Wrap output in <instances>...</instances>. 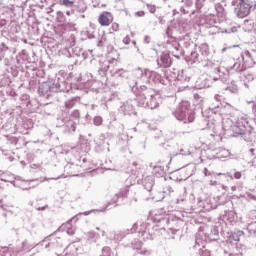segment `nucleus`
Wrapping results in <instances>:
<instances>
[{"label":"nucleus","mask_w":256,"mask_h":256,"mask_svg":"<svg viewBox=\"0 0 256 256\" xmlns=\"http://www.w3.org/2000/svg\"><path fill=\"white\" fill-rule=\"evenodd\" d=\"M131 247L132 249H136V251H138L143 247V242H141L140 240L135 239L132 243H131Z\"/></svg>","instance_id":"obj_39"},{"label":"nucleus","mask_w":256,"mask_h":256,"mask_svg":"<svg viewBox=\"0 0 256 256\" xmlns=\"http://www.w3.org/2000/svg\"><path fill=\"white\" fill-rule=\"evenodd\" d=\"M174 191L175 189L173 188V184H168L163 188V193H167L168 195H171Z\"/></svg>","instance_id":"obj_45"},{"label":"nucleus","mask_w":256,"mask_h":256,"mask_svg":"<svg viewBox=\"0 0 256 256\" xmlns=\"http://www.w3.org/2000/svg\"><path fill=\"white\" fill-rule=\"evenodd\" d=\"M93 124L96 126V127H100V125H103V117L101 116H95L93 118Z\"/></svg>","instance_id":"obj_46"},{"label":"nucleus","mask_w":256,"mask_h":256,"mask_svg":"<svg viewBox=\"0 0 256 256\" xmlns=\"http://www.w3.org/2000/svg\"><path fill=\"white\" fill-rule=\"evenodd\" d=\"M57 232L46 236L42 241L38 243L41 247H44L46 251H53V249H59L63 247V240L61 237L56 236Z\"/></svg>","instance_id":"obj_8"},{"label":"nucleus","mask_w":256,"mask_h":256,"mask_svg":"<svg viewBox=\"0 0 256 256\" xmlns=\"http://www.w3.org/2000/svg\"><path fill=\"white\" fill-rule=\"evenodd\" d=\"M100 256H111V248L105 246L102 248V254Z\"/></svg>","instance_id":"obj_48"},{"label":"nucleus","mask_w":256,"mask_h":256,"mask_svg":"<svg viewBox=\"0 0 256 256\" xmlns=\"http://www.w3.org/2000/svg\"><path fill=\"white\" fill-rule=\"evenodd\" d=\"M204 209L206 211H211V209H217V205L207 204V205H204Z\"/></svg>","instance_id":"obj_54"},{"label":"nucleus","mask_w":256,"mask_h":256,"mask_svg":"<svg viewBox=\"0 0 256 256\" xmlns=\"http://www.w3.org/2000/svg\"><path fill=\"white\" fill-rule=\"evenodd\" d=\"M214 101H215V102H213L212 105H213V104H214V105H217V103H221V95L216 94V95L214 96Z\"/></svg>","instance_id":"obj_55"},{"label":"nucleus","mask_w":256,"mask_h":256,"mask_svg":"<svg viewBox=\"0 0 256 256\" xmlns=\"http://www.w3.org/2000/svg\"><path fill=\"white\" fill-rule=\"evenodd\" d=\"M106 57H107V59L112 60V63L114 65L119 64V52H117V50H115V47H113V45H111V44L107 45Z\"/></svg>","instance_id":"obj_24"},{"label":"nucleus","mask_w":256,"mask_h":256,"mask_svg":"<svg viewBox=\"0 0 256 256\" xmlns=\"http://www.w3.org/2000/svg\"><path fill=\"white\" fill-rule=\"evenodd\" d=\"M89 150L90 148L87 144H81L72 148L68 152V157L71 158L65 165L64 171L73 177H77V173H81V171H89L91 169V162L87 160L85 155Z\"/></svg>","instance_id":"obj_2"},{"label":"nucleus","mask_w":256,"mask_h":256,"mask_svg":"<svg viewBox=\"0 0 256 256\" xmlns=\"http://www.w3.org/2000/svg\"><path fill=\"white\" fill-rule=\"evenodd\" d=\"M76 103H79V98L78 97L71 98L65 102V108L73 109Z\"/></svg>","instance_id":"obj_32"},{"label":"nucleus","mask_w":256,"mask_h":256,"mask_svg":"<svg viewBox=\"0 0 256 256\" xmlns=\"http://www.w3.org/2000/svg\"><path fill=\"white\" fill-rule=\"evenodd\" d=\"M198 51L194 50L189 55L188 63H190V65H193L195 63H202V66L205 67V61H213V60H209V57L211 56V50L209 49V44L207 43L201 44L200 46H198Z\"/></svg>","instance_id":"obj_5"},{"label":"nucleus","mask_w":256,"mask_h":256,"mask_svg":"<svg viewBox=\"0 0 256 256\" xmlns=\"http://www.w3.org/2000/svg\"><path fill=\"white\" fill-rule=\"evenodd\" d=\"M172 42V48H170V52H172V55L176 57V59H179L183 55V50L181 49V46L177 42V40L171 39L167 40V44L171 45Z\"/></svg>","instance_id":"obj_25"},{"label":"nucleus","mask_w":256,"mask_h":256,"mask_svg":"<svg viewBox=\"0 0 256 256\" xmlns=\"http://www.w3.org/2000/svg\"><path fill=\"white\" fill-rule=\"evenodd\" d=\"M196 245H199V247H203V245H205V243L199 239V236H196Z\"/></svg>","instance_id":"obj_59"},{"label":"nucleus","mask_w":256,"mask_h":256,"mask_svg":"<svg viewBox=\"0 0 256 256\" xmlns=\"http://www.w3.org/2000/svg\"><path fill=\"white\" fill-rule=\"evenodd\" d=\"M247 68L243 65H241V63H234L232 67H230V71H236V73H243V71H245Z\"/></svg>","instance_id":"obj_33"},{"label":"nucleus","mask_w":256,"mask_h":256,"mask_svg":"<svg viewBox=\"0 0 256 256\" xmlns=\"http://www.w3.org/2000/svg\"><path fill=\"white\" fill-rule=\"evenodd\" d=\"M81 114L79 113V110H74L68 118H72L73 120L76 121V123H79V117Z\"/></svg>","instance_id":"obj_44"},{"label":"nucleus","mask_w":256,"mask_h":256,"mask_svg":"<svg viewBox=\"0 0 256 256\" xmlns=\"http://www.w3.org/2000/svg\"><path fill=\"white\" fill-rule=\"evenodd\" d=\"M2 256H13V253L11 251H6L2 254Z\"/></svg>","instance_id":"obj_64"},{"label":"nucleus","mask_w":256,"mask_h":256,"mask_svg":"<svg viewBox=\"0 0 256 256\" xmlns=\"http://www.w3.org/2000/svg\"><path fill=\"white\" fill-rule=\"evenodd\" d=\"M190 107L191 104L188 101H182L173 112L174 117L184 123H193L195 121V112Z\"/></svg>","instance_id":"obj_6"},{"label":"nucleus","mask_w":256,"mask_h":256,"mask_svg":"<svg viewBox=\"0 0 256 256\" xmlns=\"http://www.w3.org/2000/svg\"><path fill=\"white\" fill-rule=\"evenodd\" d=\"M199 256H211V252H209L208 250L200 249Z\"/></svg>","instance_id":"obj_52"},{"label":"nucleus","mask_w":256,"mask_h":256,"mask_svg":"<svg viewBox=\"0 0 256 256\" xmlns=\"http://www.w3.org/2000/svg\"><path fill=\"white\" fill-rule=\"evenodd\" d=\"M244 119L245 116H241L237 119V121H233L231 118H223L221 127V125L217 124V120H215L213 116H205V114H203V118L200 120L199 125L202 131L205 129H210L214 135H223L225 131H233V133L236 134L239 127H241V122H243Z\"/></svg>","instance_id":"obj_3"},{"label":"nucleus","mask_w":256,"mask_h":256,"mask_svg":"<svg viewBox=\"0 0 256 256\" xmlns=\"http://www.w3.org/2000/svg\"><path fill=\"white\" fill-rule=\"evenodd\" d=\"M45 209H49V205H44L42 207H36V211H45Z\"/></svg>","instance_id":"obj_60"},{"label":"nucleus","mask_w":256,"mask_h":256,"mask_svg":"<svg viewBox=\"0 0 256 256\" xmlns=\"http://www.w3.org/2000/svg\"><path fill=\"white\" fill-rule=\"evenodd\" d=\"M205 177H209L211 175H217V173H211L207 168H204V171H203Z\"/></svg>","instance_id":"obj_57"},{"label":"nucleus","mask_w":256,"mask_h":256,"mask_svg":"<svg viewBox=\"0 0 256 256\" xmlns=\"http://www.w3.org/2000/svg\"><path fill=\"white\" fill-rule=\"evenodd\" d=\"M135 233H138V237H141L143 241H153L155 239V232H153V227L147 222L141 224L137 223L135 228Z\"/></svg>","instance_id":"obj_10"},{"label":"nucleus","mask_w":256,"mask_h":256,"mask_svg":"<svg viewBox=\"0 0 256 256\" xmlns=\"http://www.w3.org/2000/svg\"><path fill=\"white\" fill-rule=\"evenodd\" d=\"M110 73L112 77H116V78L120 77L122 79H125V77H127V70L123 68L110 70Z\"/></svg>","instance_id":"obj_31"},{"label":"nucleus","mask_w":256,"mask_h":256,"mask_svg":"<svg viewBox=\"0 0 256 256\" xmlns=\"http://www.w3.org/2000/svg\"><path fill=\"white\" fill-rule=\"evenodd\" d=\"M60 121L62 123V125L60 124V127H63L66 133H75V130L77 129V121L69 117L61 118Z\"/></svg>","instance_id":"obj_16"},{"label":"nucleus","mask_w":256,"mask_h":256,"mask_svg":"<svg viewBox=\"0 0 256 256\" xmlns=\"http://www.w3.org/2000/svg\"><path fill=\"white\" fill-rule=\"evenodd\" d=\"M111 67H117V64H114L113 60L106 59L103 62L100 61V67L98 69L100 77H105L107 75V71H109Z\"/></svg>","instance_id":"obj_21"},{"label":"nucleus","mask_w":256,"mask_h":256,"mask_svg":"<svg viewBox=\"0 0 256 256\" xmlns=\"http://www.w3.org/2000/svg\"><path fill=\"white\" fill-rule=\"evenodd\" d=\"M242 124L238 128V131H236V135H240L244 141L247 143H251L253 139H255V130H253L252 127L245 126L247 125V117H244V121L241 122Z\"/></svg>","instance_id":"obj_11"},{"label":"nucleus","mask_w":256,"mask_h":256,"mask_svg":"<svg viewBox=\"0 0 256 256\" xmlns=\"http://www.w3.org/2000/svg\"><path fill=\"white\" fill-rule=\"evenodd\" d=\"M204 67L212 73V81H221V83L229 81V68L220 66L219 62L205 61Z\"/></svg>","instance_id":"obj_4"},{"label":"nucleus","mask_w":256,"mask_h":256,"mask_svg":"<svg viewBox=\"0 0 256 256\" xmlns=\"http://www.w3.org/2000/svg\"><path fill=\"white\" fill-rule=\"evenodd\" d=\"M88 241H91L92 243H97L99 241V233L90 231L87 233Z\"/></svg>","instance_id":"obj_34"},{"label":"nucleus","mask_w":256,"mask_h":256,"mask_svg":"<svg viewBox=\"0 0 256 256\" xmlns=\"http://www.w3.org/2000/svg\"><path fill=\"white\" fill-rule=\"evenodd\" d=\"M228 207H231V210H225L224 214L220 216V221H223L227 227H233L237 223V213L233 210V202H226Z\"/></svg>","instance_id":"obj_12"},{"label":"nucleus","mask_w":256,"mask_h":256,"mask_svg":"<svg viewBox=\"0 0 256 256\" xmlns=\"http://www.w3.org/2000/svg\"><path fill=\"white\" fill-rule=\"evenodd\" d=\"M7 51H9V47H7V45H5V43H1V45H0V61H3V59H5V55H6Z\"/></svg>","instance_id":"obj_36"},{"label":"nucleus","mask_w":256,"mask_h":256,"mask_svg":"<svg viewBox=\"0 0 256 256\" xmlns=\"http://www.w3.org/2000/svg\"><path fill=\"white\" fill-rule=\"evenodd\" d=\"M57 20H58L60 23H63V21H65V15H64L62 12H58V13H57Z\"/></svg>","instance_id":"obj_51"},{"label":"nucleus","mask_w":256,"mask_h":256,"mask_svg":"<svg viewBox=\"0 0 256 256\" xmlns=\"http://www.w3.org/2000/svg\"><path fill=\"white\" fill-rule=\"evenodd\" d=\"M74 2L71 0H62L61 5H64L65 7H73Z\"/></svg>","instance_id":"obj_49"},{"label":"nucleus","mask_w":256,"mask_h":256,"mask_svg":"<svg viewBox=\"0 0 256 256\" xmlns=\"http://www.w3.org/2000/svg\"><path fill=\"white\" fill-rule=\"evenodd\" d=\"M209 87H211V80L206 78L200 84V89H205V88H209Z\"/></svg>","instance_id":"obj_47"},{"label":"nucleus","mask_w":256,"mask_h":256,"mask_svg":"<svg viewBox=\"0 0 256 256\" xmlns=\"http://www.w3.org/2000/svg\"><path fill=\"white\" fill-rule=\"evenodd\" d=\"M123 197H127V190H121L120 192H118L117 194H115V196L112 198V200L108 203V205H106V207L104 209L101 210H90V211H86L83 213H80V215H91V213L95 212V211H99L100 213H105V211H109V205H113L115 203H117V201H119V199L123 198Z\"/></svg>","instance_id":"obj_14"},{"label":"nucleus","mask_w":256,"mask_h":256,"mask_svg":"<svg viewBox=\"0 0 256 256\" xmlns=\"http://www.w3.org/2000/svg\"><path fill=\"white\" fill-rule=\"evenodd\" d=\"M210 239H212L213 241H217V239H219V229L217 228V226L212 227Z\"/></svg>","instance_id":"obj_35"},{"label":"nucleus","mask_w":256,"mask_h":256,"mask_svg":"<svg viewBox=\"0 0 256 256\" xmlns=\"http://www.w3.org/2000/svg\"><path fill=\"white\" fill-rule=\"evenodd\" d=\"M245 79H247V81H253L255 78L253 77V74L251 73H247L244 75Z\"/></svg>","instance_id":"obj_58"},{"label":"nucleus","mask_w":256,"mask_h":256,"mask_svg":"<svg viewBox=\"0 0 256 256\" xmlns=\"http://www.w3.org/2000/svg\"><path fill=\"white\" fill-rule=\"evenodd\" d=\"M136 227H137V223L133 224V226L130 230L126 229L123 231L116 232L114 234L113 240L117 241V242L123 241V239H125V237H127V235H129L130 233H135L137 231Z\"/></svg>","instance_id":"obj_26"},{"label":"nucleus","mask_w":256,"mask_h":256,"mask_svg":"<svg viewBox=\"0 0 256 256\" xmlns=\"http://www.w3.org/2000/svg\"><path fill=\"white\" fill-rule=\"evenodd\" d=\"M95 143V152L96 153H102V151H109V143L105 142V135L100 134L94 139Z\"/></svg>","instance_id":"obj_17"},{"label":"nucleus","mask_w":256,"mask_h":256,"mask_svg":"<svg viewBox=\"0 0 256 256\" xmlns=\"http://www.w3.org/2000/svg\"><path fill=\"white\" fill-rule=\"evenodd\" d=\"M231 251H235V250H227V249H224V253H228L229 255L228 256H243L242 254H239V253H234L231 252Z\"/></svg>","instance_id":"obj_53"},{"label":"nucleus","mask_w":256,"mask_h":256,"mask_svg":"<svg viewBox=\"0 0 256 256\" xmlns=\"http://www.w3.org/2000/svg\"><path fill=\"white\" fill-rule=\"evenodd\" d=\"M231 156V152H229V150L222 148L220 149V151L218 152V157L220 159H227V157Z\"/></svg>","instance_id":"obj_37"},{"label":"nucleus","mask_w":256,"mask_h":256,"mask_svg":"<svg viewBox=\"0 0 256 256\" xmlns=\"http://www.w3.org/2000/svg\"><path fill=\"white\" fill-rule=\"evenodd\" d=\"M98 22L103 27H109L113 23V14L111 12H103L98 17Z\"/></svg>","instance_id":"obj_27"},{"label":"nucleus","mask_w":256,"mask_h":256,"mask_svg":"<svg viewBox=\"0 0 256 256\" xmlns=\"http://www.w3.org/2000/svg\"><path fill=\"white\" fill-rule=\"evenodd\" d=\"M112 31H115V32L119 31V24L113 23L112 24Z\"/></svg>","instance_id":"obj_62"},{"label":"nucleus","mask_w":256,"mask_h":256,"mask_svg":"<svg viewBox=\"0 0 256 256\" xmlns=\"http://www.w3.org/2000/svg\"><path fill=\"white\" fill-rule=\"evenodd\" d=\"M142 185L146 191L151 193L153 191V185H155V177L154 176H145L142 178Z\"/></svg>","instance_id":"obj_28"},{"label":"nucleus","mask_w":256,"mask_h":256,"mask_svg":"<svg viewBox=\"0 0 256 256\" xmlns=\"http://www.w3.org/2000/svg\"><path fill=\"white\" fill-rule=\"evenodd\" d=\"M235 13L240 19H245L251 13V5L241 2L239 7L235 9Z\"/></svg>","instance_id":"obj_19"},{"label":"nucleus","mask_w":256,"mask_h":256,"mask_svg":"<svg viewBox=\"0 0 256 256\" xmlns=\"http://www.w3.org/2000/svg\"><path fill=\"white\" fill-rule=\"evenodd\" d=\"M256 55V51L252 50V53L249 51H245L241 57L243 61V65L246 69H249L255 65V59H253V56Z\"/></svg>","instance_id":"obj_20"},{"label":"nucleus","mask_w":256,"mask_h":256,"mask_svg":"<svg viewBox=\"0 0 256 256\" xmlns=\"http://www.w3.org/2000/svg\"><path fill=\"white\" fill-rule=\"evenodd\" d=\"M139 255H143V256H151L153 254V251L149 248L146 247H141L138 251Z\"/></svg>","instance_id":"obj_38"},{"label":"nucleus","mask_w":256,"mask_h":256,"mask_svg":"<svg viewBox=\"0 0 256 256\" xmlns=\"http://www.w3.org/2000/svg\"><path fill=\"white\" fill-rule=\"evenodd\" d=\"M241 235H243V231L233 232L228 237L226 240V247H228L230 251H235V249H237V242L239 241V237H241Z\"/></svg>","instance_id":"obj_18"},{"label":"nucleus","mask_w":256,"mask_h":256,"mask_svg":"<svg viewBox=\"0 0 256 256\" xmlns=\"http://www.w3.org/2000/svg\"><path fill=\"white\" fill-rule=\"evenodd\" d=\"M217 177H221L223 175L224 177H229V179H233V174L231 172L227 173H216Z\"/></svg>","instance_id":"obj_50"},{"label":"nucleus","mask_w":256,"mask_h":256,"mask_svg":"<svg viewBox=\"0 0 256 256\" xmlns=\"http://www.w3.org/2000/svg\"><path fill=\"white\" fill-rule=\"evenodd\" d=\"M119 112L123 113L124 115H137L135 107L133 106V100H128L122 106H120Z\"/></svg>","instance_id":"obj_23"},{"label":"nucleus","mask_w":256,"mask_h":256,"mask_svg":"<svg viewBox=\"0 0 256 256\" xmlns=\"http://www.w3.org/2000/svg\"><path fill=\"white\" fill-rule=\"evenodd\" d=\"M123 43H124V45H129V43H131V38L129 36H126L123 39Z\"/></svg>","instance_id":"obj_61"},{"label":"nucleus","mask_w":256,"mask_h":256,"mask_svg":"<svg viewBox=\"0 0 256 256\" xmlns=\"http://www.w3.org/2000/svg\"><path fill=\"white\" fill-rule=\"evenodd\" d=\"M173 61L171 60V55L169 52H163L157 59V64L159 67H164L165 69L171 67Z\"/></svg>","instance_id":"obj_22"},{"label":"nucleus","mask_w":256,"mask_h":256,"mask_svg":"<svg viewBox=\"0 0 256 256\" xmlns=\"http://www.w3.org/2000/svg\"><path fill=\"white\" fill-rule=\"evenodd\" d=\"M191 81V77L187 76V71L182 70L178 73V76L173 83L178 88V91H183L187 87V83Z\"/></svg>","instance_id":"obj_15"},{"label":"nucleus","mask_w":256,"mask_h":256,"mask_svg":"<svg viewBox=\"0 0 256 256\" xmlns=\"http://www.w3.org/2000/svg\"><path fill=\"white\" fill-rule=\"evenodd\" d=\"M65 85V82L59 83V82H43L40 84L38 88V93L40 97H46V99H49L51 97L52 93H59V91H67L65 88H63Z\"/></svg>","instance_id":"obj_7"},{"label":"nucleus","mask_w":256,"mask_h":256,"mask_svg":"<svg viewBox=\"0 0 256 256\" xmlns=\"http://www.w3.org/2000/svg\"><path fill=\"white\" fill-rule=\"evenodd\" d=\"M97 49L100 50V53L96 54L95 51H97V49L95 50H88V53L92 56V57H103V47H107V45H109V41L107 40V35L105 34H98L97 37Z\"/></svg>","instance_id":"obj_13"},{"label":"nucleus","mask_w":256,"mask_h":256,"mask_svg":"<svg viewBox=\"0 0 256 256\" xmlns=\"http://www.w3.org/2000/svg\"><path fill=\"white\" fill-rule=\"evenodd\" d=\"M150 167H152V173L155 177H165V167L161 165H153V163L150 164Z\"/></svg>","instance_id":"obj_29"},{"label":"nucleus","mask_w":256,"mask_h":256,"mask_svg":"<svg viewBox=\"0 0 256 256\" xmlns=\"http://www.w3.org/2000/svg\"><path fill=\"white\" fill-rule=\"evenodd\" d=\"M134 77L129 80V87L136 96L135 101L139 107L144 109H157L159 102H157V92L151 88V85H168L169 80L163 79L159 73L149 69L143 70L137 68L134 70Z\"/></svg>","instance_id":"obj_1"},{"label":"nucleus","mask_w":256,"mask_h":256,"mask_svg":"<svg viewBox=\"0 0 256 256\" xmlns=\"http://www.w3.org/2000/svg\"><path fill=\"white\" fill-rule=\"evenodd\" d=\"M242 174L241 172H234V179H241Z\"/></svg>","instance_id":"obj_63"},{"label":"nucleus","mask_w":256,"mask_h":256,"mask_svg":"<svg viewBox=\"0 0 256 256\" xmlns=\"http://www.w3.org/2000/svg\"><path fill=\"white\" fill-rule=\"evenodd\" d=\"M13 179H15V176H13V174L0 170V181H3L4 183H15Z\"/></svg>","instance_id":"obj_30"},{"label":"nucleus","mask_w":256,"mask_h":256,"mask_svg":"<svg viewBox=\"0 0 256 256\" xmlns=\"http://www.w3.org/2000/svg\"><path fill=\"white\" fill-rule=\"evenodd\" d=\"M230 93H238L239 87H237V83L235 81L231 82V85L226 88Z\"/></svg>","instance_id":"obj_41"},{"label":"nucleus","mask_w":256,"mask_h":256,"mask_svg":"<svg viewBox=\"0 0 256 256\" xmlns=\"http://www.w3.org/2000/svg\"><path fill=\"white\" fill-rule=\"evenodd\" d=\"M71 221H73V219H71L70 221L67 222V230L66 233L68 235H75V228L71 225Z\"/></svg>","instance_id":"obj_43"},{"label":"nucleus","mask_w":256,"mask_h":256,"mask_svg":"<svg viewBox=\"0 0 256 256\" xmlns=\"http://www.w3.org/2000/svg\"><path fill=\"white\" fill-rule=\"evenodd\" d=\"M190 154H191V150L187 147H184V148H181L179 150V153H175L173 155H174V157H177V155L187 156V155H190Z\"/></svg>","instance_id":"obj_42"},{"label":"nucleus","mask_w":256,"mask_h":256,"mask_svg":"<svg viewBox=\"0 0 256 256\" xmlns=\"http://www.w3.org/2000/svg\"><path fill=\"white\" fill-rule=\"evenodd\" d=\"M246 198H248L249 200H252V201H256L255 194H252V193H249V192L246 193Z\"/></svg>","instance_id":"obj_56"},{"label":"nucleus","mask_w":256,"mask_h":256,"mask_svg":"<svg viewBox=\"0 0 256 256\" xmlns=\"http://www.w3.org/2000/svg\"><path fill=\"white\" fill-rule=\"evenodd\" d=\"M208 111L210 115L227 116L232 115L233 111H235V108L229 103H217L211 104Z\"/></svg>","instance_id":"obj_9"},{"label":"nucleus","mask_w":256,"mask_h":256,"mask_svg":"<svg viewBox=\"0 0 256 256\" xmlns=\"http://www.w3.org/2000/svg\"><path fill=\"white\" fill-rule=\"evenodd\" d=\"M247 231L250 235H256V222H251L247 226Z\"/></svg>","instance_id":"obj_40"}]
</instances>
